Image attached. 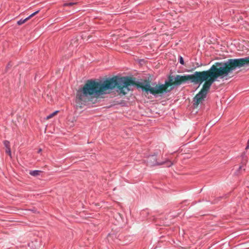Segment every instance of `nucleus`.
Listing matches in <instances>:
<instances>
[{"label":"nucleus","instance_id":"nucleus-2","mask_svg":"<svg viewBox=\"0 0 249 249\" xmlns=\"http://www.w3.org/2000/svg\"><path fill=\"white\" fill-rule=\"evenodd\" d=\"M249 65V56L245 58L230 59L225 62H217L213 65L210 69L205 71L206 76L204 80L203 87L201 90L194 98V105L198 106L202 103L209 91L211 86L218 78H223L229 73L240 68Z\"/></svg>","mask_w":249,"mask_h":249},{"label":"nucleus","instance_id":"nucleus-5","mask_svg":"<svg viewBox=\"0 0 249 249\" xmlns=\"http://www.w3.org/2000/svg\"><path fill=\"white\" fill-rule=\"evenodd\" d=\"M175 77H174L173 75H170L168 77V80H166L165 81V83L164 84V85H165L166 89L167 90L168 89V88L169 86H171L173 85H175Z\"/></svg>","mask_w":249,"mask_h":249},{"label":"nucleus","instance_id":"nucleus-6","mask_svg":"<svg viewBox=\"0 0 249 249\" xmlns=\"http://www.w3.org/2000/svg\"><path fill=\"white\" fill-rule=\"evenodd\" d=\"M166 163H167V167H170L173 164V162H172L168 160H166L165 161H162L161 162H156L155 163H153L152 164V165H163V164H166Z\"/></svg>","mask_w":249,"mask_h":249},{"label":"nucleus","instance_id":"nucleus-13","mask_svg":"<svg viewBox=\"0 0 249 249\" xmlns=\"http://www.w3.org/2000/svg\"><path fill=\"white\" fill-rule=\"evenodd\" d=\"M179 61L180 63L182 65L184 64V60L182 56H179Z\"/></svg>","mask_w":249,"mask_h":249},{"label":"nucleus","instance_id":"nucleus-12","mask_svg":"<svg viewBox=\"0 0 249 249\" xmlns=\"http://www.w3.org/2000/svg\"><path fill=\"white\" fill-rule=\"evenodd\" d=\"M3 144L6 148H7L8 147H10V142L9 141L6 140L4 141L3 142Z\"/></svg>","mask_w":249,"mask_h":249},{"label":"nucleus","instance_id":"nucleus-1","mask_svg":"<svg viewBox=\"0 0 249 249\" xmlns=\"http://www.w3.org/2000/svg\"><path fill=\"white\" fill-rule=\"evenodd\" d=\"M136 86V81L127 76H114L100 82L88 80L82 88L77 90L75 103L77 107L81 108L83 105L91 101L93 98L109 93L115 88H116V91L119 94L125 95Z\"/></svg>","mask_w":249,"mask_h":249},{"label":"nucleus","instance_id":"nucleus-18","mask_svg":"<svg viewBox=\"0 0 249 249\" xmlns=\"http://www.w3.org/2000/svg\"><path fill=\"white\" fill-rule=\"evenodd\" d=\"M151 158H152L153 160H155V157H154L153 156H152Z\"/></svg>","mask_w":249,"mask_h":249},{"label":"nucleus","instance_id":"nucleus-15","mask_svg":"<svg viewBox=\"0 0 249 249\" xmlns=\"http://www.w3.org/2000/svg\"><path fill=\"white\" fill-rule=\"evenodd\" d=\"M249 149V139L248 141L247 146L245 148L246 150H248Z\"/></svg>","mask_w":249,"mask_h":249},{"label":"nucleus","instance_id":"nucleus-17","mask_svg":"<svg viewBox=\"0 0 249 249\" xmlns=\"http://www.w3.org/2000/svg\"><path fill=\"white\" fill-rule=\"evenodd\" d=\"M41 151H42V149L40 148V149L38 150V153H40V152H41Z\"/></svg>","mask_w":249,"mask_h":249},{"label":"nucleus","instance_id":"nucleus-7","mask_svg":"<svg viewBox=\"0 0 249 249\" xmlns=\"http://www.w3.org/2000/svg\"><path fill=\"white\" fill-rule=\"evenodd\" d=\"M41 171L39 170H33L30 172V175L33 176H37L40 175Z\"/></svg>","mask_w":249,"mask_h":249},{"label":"nucleus","instance_id":"nucleus-9","mask_svg":"<svg viewBox=\"0 0 249 249\" xmlns=\"http://www.w3.org/2000/svg\"><path fill=\"white\" fill-rule=\"evenodd\" d=\"M57 112H58V111H55L54 112H53V113L51 114L50 115L47 116L46 117V119L48 120V119L51 118L52 117L54 116L55 115H56Z\"/></svg>","mask_w":249,"mask_h":249},{"label":"nucleus","instance_id":"nucleus-14","mask_svg":"<svg viewBox=\"0 0 249 249\" xmlns=\"http://www.w3.org/2000/svg\"><path fill=\"white\" fill-rule=\"evenodd\" d=\"M36 14L35 13H33V14H32L31 15H30L29 17H27V18L28 19H29L30 18H31L32 17H33V16H35Z\"/></svg>","mask_w":249,"mask_h":249},{"label":"nucleus","instance_id":"nucleus-11","mask_svg":"<svg viewBox=\"0 0 249 249\" xmlns=\"http://www.w3.org/2000/svg\"><path fill=\"white\" fill-rule=\"evenodd\" d=\"M76 3L75 2H66L64 3L63 6H71L74 4H75Z\"/></svg>","mask_w":249,"mask_h":249},{"label":"nucleus","instance_id":"nucleus-10","mask_svg":"<svg viewBox=\"0 0 249 249\" xmlns=\"http://www.w3.org/2000/svg\"><path fill=\"white\" fill-rule=\"evenodd\" d=\"M5 152H6V153H7L9 155V156L11 158H12V154H11L10 147H8L7 148H6Z\"/></svg>","mask_w":249,"mask_h":249},{"label":"nucleus","instance_id":"nucleus-4","mask_svg":"<svg viewBox=\"0 0 249 249\" xmlns=\"http://www.w3.org/2000/svg\"><path fill=\"white\" fill-rule=\"evenodd\" d=\"M141 88L143 90L146 92L154 95H157L169 91L170 90H167L164 84L158 85L156 83H154L151 85L149 83H146L143 86H141Z\"/></svg>","mask_w":249,"mask_h":249},{"label":"nucleus","instance_id":"nucleus-3","mask_svg":"<svg viewBox=\"0 0 249 249\" xmlns=\"http://www.w3.org/2000/svg\"><path fill=\"white\" fill-rule=\"evenodd\" d=\"M206 76L205 71H196L194 74L180 76L179 75L175 76V85L178 86L182 84L190 81L195 84H201L204 82Z\"/></svg>","mask_w":249,"mask_h":249},{"label":"nucleus","instance_id":"nucleus-8","mask_svg":"<svg viewBox=\"0 0 249 249\" xmlns=\"http://www.w3.org/2000/svg\"><path fill=\"white\" fill-rule=\"evenodd\" d=\"M28 20V19L27 18H26L24 19H20L19 20H18V22H17V24L18 25H21V24L24 23L26 21H27Z\"/></svg>","mask_w":249,"mask_h":249},{"label":"nucleus","instance_id":"nucleus-16","mask_svg":"<svg viewBox=\"0 0 249 249\" xmlns=\"http://www.w3.org/2000/svg\"><path fill=\"white\" fill-rule=\"evenodd\" d=\"M39 11H40V10H37V11H36V12H34V13H35V14L36 15V14H37L39 12Z\"/></svg>","mask_w":249,"mask_h":249}]
</instances>
